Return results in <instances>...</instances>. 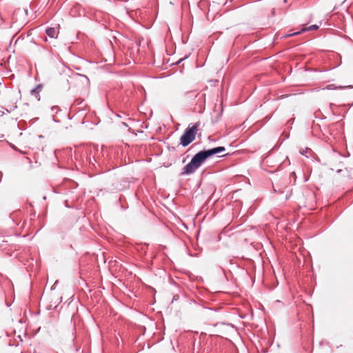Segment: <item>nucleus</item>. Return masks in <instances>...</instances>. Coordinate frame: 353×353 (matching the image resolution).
Here are the masks:
<instances>
[{"instance_id": "21", "label": "nucleus", "mask_w": 353, "mask_h": 353, "mask_svg": "<svg viewBox=\"0 0 353 353\" xmlns=\"http://www.w3.org/2000/svg\"><path fill=\"white\" fill-rule=\"evenodd\" d=\"M82 102H83V100H80V99L75 100V103L77 105H80V104H81Z\"/></svg>"}, {"instance_id": "26", "label": "nucleus", "mask_w": 353, "mask_h": 353, "mask_svg": "<svg viewBox=\"0 0 353 353\" xmlns=\"http://www.w3.org/2000/svg\"><path fill=\"white\" fill-rule=\"evenodd\" d=\"M284 133H285V139H288L289 137H290V134L289 133H285V132H284Z\"/></svg>"}, {"instance_id": "16", "label": "nucleus", "mask_w": 353, "mask_h": 353, "mask_svg": "<svg viewBox=\"0 0 353 353\" xmlns=\"http://www.w3.org/2000/svg\"><path fill=\"white\" fill-rule=\"evenodd\" d=\"M188 57H185L183 58H181L180 59H179L177 61H176L174 63H173L172 65H179V63H181L182 61H183L185 59H187Z\"/></svg>"}, {"instance_id": "37", "label": "nucleus", "mask_w": 353, "mask_h": 353, "mask_svg": "<svg viewBox=\"0 0 353 353\" xmlns=\"http://www.w3.org/2000/svg\"><path fill=\"white\" fill-rule=\"evenodd\" d=\"M152 291H154V292H156L154 288H152Z\"/></svg>"}, {"instance_id": "13", "label": "nucleus", "mask_w": 353, "mask_h": 353, "mask_svg": "<svg viewBox=\"0 0 353 353\" xmlns=\"http://www.w3.org/2000/svg\"><path fill=\"white\" fill-rule=\"evenodd\" d=\"M18 125L19 129L21 130H24L27 128L26 122L25 121H20Z\"/></svg>"}, {"instance_id": "25", "label": "nucleus", "mask_w": 353, "mask_h": 353, "mask_svg": "<svg viewBox=\"0 0 353 353\" xmlns=\"http://www.w3.org/2000/svg\"><path fill=\"white\" fill-rule=\"evenodd\" d=\"M229 156V153H227V154H225L223 155H221V156H218V157H228Z\"/></svg>"}, {"instance_id": "34", "label": "nucleus", "mask_w": 353, "mask_h": 353, "mask_svg": "<svg viewBox=\"0 0 353 353\" xmlns=\"http://www.w3.org/2000/svg\"><path fill=\"white\" fill-rule=\"evenodd\" d=\"M317 112L315 113V118H318L319 117L316 115Z\"/></svg>"}, {"instance_id": "6", "label": "nucleus", "mask_w": 353, "mask_h": 353, "mask_svg": "<svg viewBox=\"0 0 353 353\" xmlns=\"http://www.w3.org/2000/svg\"><path fill=\"white\" fill-rule=\"evenodd\" d=\"M71 79L80 81L83 86H88L90 84V79L88 77L79 73L73 74V75L71 77Z\"/></svg>"}, {"instance_id": "2", "label": "nucleus", "mask_w": 353, "mask_h": 353, "mask_svg": "<svg viewBox=\"0 0 353 353\" xmlns=\"http://www.w3.org/2000/svg\"><path fill=\"white\" fill-rule=\"evenodd\" d=\"M199 125V122L189 124L181 136L179 145L185 148L193 142L196 138Z\"/></svg>"}, {"instance_id": "29", "label": "nucleus", "mask_w": 353, "mask_h": 353, "mask_svg": "<svg viewBox=\"0 0 353 353\" xmlns=\"http://www.w3.org/2000/svg\"><path fill=\"white\" fill-rule=\"evenodd\" d=\"M321 119H326V117H325L324 115L322 114V117H321Z\"/></svg>"}, {"instance_id": "30", "label": "nucleus", "mask_w": 353, "mask_h": 353, "mask_svg": "<svg viewBox=\"0 0 353 353\" xmlns=\"http://www.w3.org/2000/svg\"><path fill=\"white\" fill-rule=\"evenodd\" d=\"M307 180H308V178H307V177H305V178H304V182L307 181Z\"/></svg>"}, {"instance_id": "18", "label": "nucleus", "mask_w": 353, "mask_h": 353, "mask_svg": "<svg viewBox=\"0 0 353 353\" xmlns=\"http://www.w3.org/2000/svg\"><path fill=\"white\" fill-rule=\"evenodd\" d=\"M70 199L72 201H77L79 199V196H71L70 197Z\"/></svg>"}, {"instance_id": "32", "label": "nucleus", "mask_w": 353, "mask_h": 353, "mask_svg": "<svg viewBox=\"0 0 353 353\" xmlns=\"http://www.w3.org/2000/svg\"><path fill=\"white\" fill-rule=\"evenodd\" d=\"M333 105H334V104H333V103H330V108H331V109H332V106H333Z\"/></svg>"}, {"instance_id": "35", "label": "nucleus", "mask_w": 353, "mask_h": 353, "mask_svg": "<svg viewBox=\"0 0 353 353\" xmlns=\"http://www.w3.org/2000/svg\"><path fill=\"white\" fill-rule=\"evenodd\" d=\"M341 172V170H339L337 171V172H338V173H340Z\"/></svg>"}, {"instance_id": "7", "label": "nucleus", "mask_w": 353, "mask_h": 353, "mask_svg": "<svg viewBox=\"0 0 353 353\" xmlns=\"http://www.w3.org/2000/svg\"><path fill=\"white\" fill-rule=\"evenodd\" d=\"M319 28V26L317 25V24H313V25H311L308 27H307L306 28H302L301 30L298 31V32H293L290 34H288L286 35V37H290V36H294V35H297V34H301L305 31H312V30H316L317 29Z\"/></svg>"}, {"instance_id": "14", "label": "nucleus", "mask_w": 353, "mask_h": 353, "mask_svg": "<svg viewBox=\"0 0 353 353\" xmlns=\"http://www.w3.org/2000/svg\"><path fill=\"white\" fill-rule=\"evenodd\" d=\"M309 151H311L310 149H309L308 148H305L304 150H300V154L301 155H303V156H306L307 157V153L309 152Z\"/></svg>"}, {"instance_id": "11", "label": "nucleus", "mask_w": 353, "mask_h": 353, "mask_svg": "<svg viewBox=\"0 0 353 353\" xmlns=\"http://www.w3.org/2000/svg\"><path fill=\"white\" fill-rule=\"evenodd\" d=\"M119 202L121 203V208L123 210H127L128 208V205L125 201L124 196H120L119 199Z\"/></svg>"}, {"instance_id": "31", "label": "nucleus", "mask_w": 353, "mask_h": 353, "mask_svg": "<svg viewBox=\"0 0 353 353\" xmlns=\"http://www.w3.org/2000/svg\"><path fill=\"white\" fill-rule=\"evenodd\" d=\"M46 199H47L46 196H43V200H44V201H45V200H46Z\"/></svg>"}, {"instance_id": "23", "label": "nucleus", "mask_w": 353, "mask_h": 353, "mask_svg": "<svg viewBox=\"0 0 353 353\" xmlns=\"http://www.w3.org/2000/svg\"><path fill=\"white\" fill-rule=\"evenodd\" d=\"M87 159H88L90 164L94 165V163L92 161V159H91L90 157H87Z\"/></svg>"}, {"instance_id": "36", "label": "nucleus", "mask_w": 353, "mask_h": 353, "mask_svg": "<svg viewBox=\"0 0 353 353\" xmlns=\"http://www.w3.org/2000/svg\"><path fill=\"white\" fill-rule=\"evenodd\" d=\"M67 81H68V83L70 85V82L69 81V80H67Z\"/></svg>"}, {"instance_id": "27", "label": "nucleus", "mask_w": 353, "mask_h": 353, "mask_svg": "<svg viewBox=\"0 0 353 353\" xmlns=\"http://www.w3.org/2000/svg\"><path fill=\"white\" fill-rule=\"evenodd\" d=\"M122 125H123V126L126 127V128H128V125L126 123H125V122H122Z\"/></svg>"}, {"instance_id": "19", "label": "nucleus", "mask_w": 353, "mask_h": 353, "mask_svg": "<svg viewBox=\"0 0 353 353\" xmlns=\"http://www.w3.org/2000/svg\"><path fill=\"white\" fill-rule=\"evenodd\" d=\"M51 110H52V111H55V110H56V111L57 112L59 110V108L58 106H52L51 108Z\"/></svg>"}, {"instance_id": "5", "label": "nucleus", "mask_w": 353, "mask_h": 353, "mask_svg": "<svg viewBox=\"0 0 353 353\" xmlns=\"http://www.w3.org/2000/svg\"><path fill=\"white\" fill-rule=\"evenodd\" d=\"M208 159L212 158L213 156L219 153L223 152L226 150L224 146H217L209 149H203Z\"/></svg>"}, {"instance_id": "15", "label": "nucleus", "mask_w": 353, "mask_h": 353, "mask_svg": "<svg viewBox=\"0 0 353 353\" xmlns=\"http://www.w3.org/2000/svg\"><path fill=\"white\" fill-rule=\"evenodd\" d=\"M64 205H65V207L67 208H75L74 205H70L68 204V199H65L64 201Z\"/></svg>"}, {"instance_id": "12", "label": "nucleus", "mask_w": 353, "mask_h": 353, "mask_svg": "<svg viewBox=\"0 0 353 353\" xmlns=\"http://www.w3.org/2000/svg\"><path fill=\"white\" fill-rule=\"evenodd\" d=\"M285 163H286L285 165H290V159H289L288 157H286L285 159L278 165V167L276 169V171H279V170H282L283 168L284 165Z\"/></svg>"}, {"instance_id": "24", "label": "nucleus", "mask_w": 353, "mask_h": 353, "mask_svg": "<svg viewBox=\"0 0 353 353\" xmlns=\"http://www.w3.org/2000/svg\"><path fill=\"white\" fill-rule=\"evenodd\" d=\"M332 86H334L333 84L329 85L327 86V90H331V89H332Z\"/></svg>"}, {"instance_id": "17", "label": "nucleus", "mask_w": 353, "mask_h": 353, "mask_svg": "<svg viewBox=\"0 0 353 353\" xmlns=\"http://www.w3.org/2000/svg\"><path fill=\"white\" fill-rule=\"evenodd\" d=\"M290 176L294 178V183H295L296 180V173L294 171H293L290 173Z\"/></svg>"}, {"instance_id": "22", "label": "nucleus", "mask_w": 353, "mask_h": 353, "mask_svg": "<svg viewBox=\"0 0 353 353\" xmlns=\"http://www.w3.org/2000/svg\"><path fill=\"white\" fill-rule=\"evenodd\" d=\"M52 119L53 121L55 122V123H59L60 122L59 120L56 119V118L54 117V115L52 116Z\"/></svg>"}, {"instance_id": "4", "label": "nucleus", "mask_w": 353, "mask_h": 353, "mask_svg": "<svg viewBox=\"0 0 353 353\" xmlns=\"http://www.w3.org/2000/svg\"><path fill=\"white\" fill-rule=\"evenodd\" d=\"M78 183L71 179H66L64 184L59 188H53V192L58 194H65L73 195L78 188Z\"/></svg>"}, {"instance_id": "9", "label": "nucleus", "mask_w": 353, "mask_h": 353, "mask_svg": "<svg viewBox=\"0 0 353 353\" xmlns=\"http://www.w3.org/2000/svg\"><path fill=\"white\" fill-rule=\"evenodd\" d=\"M21 214L20 210H17L13 212H12L9 215V218L14 222L16 225H19L20 220H19V215Z\"/></svg>"}, {"instance_id": "1", "label": "nucleus", "mask_w": 353, "mask_h": 353, "mask_svg": "<svg viewBox=\"0 0 353 353\" xmlns=\"http://www.w3.org/2000/svg\"><path fill=\"white\" fill-rule=\"evenodd\" d=\"M208 159L203 150L193 155L190 161L182 169L179 176H188L194 174Z\"/></svg>"}, {"instance_id": "8", "label": "nucleus", "mask_w": 353, "mask_h": 353, "mask_svg": "<svg viewBox=\"0 0 353 353\" xmlns=\"http://www.w3.org/2000/svg\"><path fill=\"white\" fill-rule=\"evenodd\" d=\"M43 88V85L41 83L37 84L33 89L31 90L30 93L32 96H34L38 101L40 100V92Z\"/></svg>"}, {"instance_id": "28", "label": "nucleus", "mask_w": 353, "mask_h": 353, "mask_svg": "<svg viewBox=\"0 0 353 353\" xmlns=\"http://www.w3.org/2000/svg\"><path fill=\"white\" fill-rule=\"evenodd\" d=\"M57 282H58V281H57L55 282V283H54V284L51 287V290H52L54 289V285H55Z\"/></svg>"}, {"instance_id": "20", "label": "nucleus", "mask_w": 353, "mask_h": 353, "mask_svg": "<svg viewBox=\"0 0 353 353\" xmlns=\"http://www.w3.org/2000/svg\"><path fill=\"white\" fill-rule=\"evenodd\" d=\"M168 149L169 151H174L176 150L175 147L170 145L168 146Z\"/></svg>"}, {"instance_id": "33", "label": "nucleus", "mask_w": 353, "mask_h": 353, "mask_svg": "<svg viewBox=\"0 0 353 353\" xmlns=\"http://www.w3.org/2000/svg\"><path fill=\"white\" fill-rule=\"evenodd\" d=\"M293 120H294V119L288 120V122H291V121H292V122H293Z\"/></svg>"}, {"instance_id": "10", "label": "nucleus", "mask_w": 353, "mask_h": 353, "mask_svg": "<svg viewBox=\"0 0 353 353\" xmlns=\"http://www.w3.org/2000/svg\"><path fill=\"white\" fill-rule=\"evenodd\" d=\"M46 34L50 38H56V30L53 27L46 28Z\"/></svg>"}, {"instance_id": "3", "label": "nucleus", "mask_w": 353, "mask_h": 353, "mask_svg": "<svg viewBox=\"0 0 353 353\" xmlns=\"http://www.w3.org/2000/svg\"><path fill=\"white\" fill-rule=\"evenodd\" d=\"M185 99L189 102L198 105L199 112H203L205 106V94L198 92L196 90L186 92L184 94Z\"/></svg>"}]
</instances>
